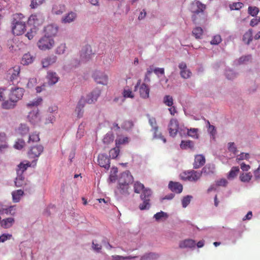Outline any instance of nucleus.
Segmentation results:
<instances>
[{
	"label": "nucleus",
	"instance_id": "nucleus-1",
	"mask_svg": "<svg viewBox=\"0 0 260 260\" xmlns=\"http://www.w3.org/2000/svg\"><path fill=\"white\" fill-rule=\"evenodd\" d=\"M26 20L27 18L21 13L14 15L12 31L14 35H21L25 32L26 30L25 23Z\"/></svg>",
	"mask_w": 260,
	"mask_h": 260
},
{
	"label": "nucleus",
	"instance_id": "nucleus-2",
	"mask_svg": "<svg viewBox=\"0 0 260 260\" xmlns=\"http://www.w3.org/2000/svg\"><path fill=\"white\" fill-rule=\"evenodd\" d=\"M206 6L199 1L192 2L190 5V10L192 13L191 19L194 23L204 18V11Z\"/></svg>",
	"mask_w": 260,
	"mask_h": 260
},
{
	"label": "nucleus",
	"instance_id": "nucleus-3",
	"mask_svg": "<svg viewBox=\"0 0 260 260\" xmlns=\"http://www.w3.org/2000/svg\"><path fill=\"white\" fill-rule=\"evenodd\" d=\"M201 176L202 173L193 170L183 172L180 174V177L182 180L194 182L199 180Z\"/></svg>",
	"mask_w": 260,
	"mask_h": 260
},
{
	"label": "nucleus",
	"instance_id": "nucleus-4",
	"mask_svg": "<svg viewBox=\"0 0 260 260\" xmlns=\"http://www.w3.org/2000/svg\"><path fill=\"white\" fill-rule=\"evenodd\" d=\"M152 196V191L150 189H145L140 196L143 203L139 205V209L141 210H147L150 207V198Z\"/></svg>",
	"mask_w": 260,
	"mask_h": 260
},
{
	"label": "nucleus",
	"instance_id": "nucleus-5",
	"mask_svg": "<svg viewBox=\"0 0 260 260\" xmlns=\"http://www.w3.org/2000/svg\"><path fill=\"white\" fill-rule=\"evenodd\" d=\"M37 45L42 50H49L54 46V41L53 38L44 36L38 41Z\"/></svg>",
	"mask_w": 260,
	"mask_h": 260
},
{
	"label": "nucleus",
	"instance_id": "nucleus-6",
	"mask_svg": "<svg viewBox=\"0 0 260 260\" xmlns=\"http://www.w3.org/2000/svg\"><path fill=\"white\" fill-rule=\"evenodd\" d=\"M24 89L20 87L12 88L9 95V99L17 102L23 96Z\"/></svg>",
	"mask_w": 260,
	"mask_h": 260
},
{
	"label": "nucleus",
	"instance_id": "nucleus-7",
	"mask_svg": "<svg viewBox=\"0 0 260 260\" xmlns=\"http://www.w3.org/2000/svg\"><path fill=\"white\" fill-rule=\"evenodd\" d=\"M92 77L98 84L104 85L108 84V77L103 72L96 71L93 74Z\"/></svg>",
	"mask_w": 260,
	"mask_h": 260
},
{
	"label": "nucleus",
	"instance_id": "nucleus-8",
	"mask_svg": "<svg viewBox=\"0 0 260 260\" xmlns=\"http://www.w3.org/2000/svg\"><path fill=\"white\" fill-rule=\"evenodd\" d=\"M20 67L19 66H15L13 68H10L8 71V75L9 76L10 80L11 82H13V84H14V82L15 81H17L20 74Z\"/></svg>",
	"mask_w": 260,
	"mask_h": 260
},
{
	"label": "nucleus",
	"instance_id": "nucleus-9",
	"mask_svg": "<svg viewBox=\"0 0 260 260\" xmlns=\"http://www.w3.org/2000/svg\"><path fill=\"white\" fill-rule=\"evenodd\" d=\"M179 122L176 119H171L169 124V131L170 135L175 137L179 131Z\"/></svg>",
	"mask_w": 260,
	"mask_h": 260
},
{
	"label": "nucleus",
	"instance_id": "nucleus-10",
	"mask_svg": "<svg viewBox=\"0 0 260 260\" xmlns=\"http://www.w3.org/2000/svg\"><path fill=\"white\" fill-rule=\"evenodd\" d=\"M44 148L41 145H37L32 147L28 152L29 158H35L39 157L43 152Z\"/></svg>",
	"mask_w": 260,
	"mask_h": 260
},
{
	"label": "nucleus",
	"instance_id": "nucleus-11",
	"mask_svg": "<svg viewBox=\"0 0 260 260\" xmlns=\"http://www.w3.org/2000/svg\"><path fill=\"white\" fill-rule=\"evenodd\" d=\"M98 164L101 167H103L107 170H108L110 167V159L106 154H99L98 156Z\"/></svg>",
	"mask_w": 260,
	"mask_h": 260
},
{
	"label": "nucleus",
	"instance_id": "nucleus-12",
	"mask_svg": "<svg viewBox=\"0 0 260 260\" xmlns=\"http://www.w3.org/2000/svg\"><path fill=\"white\" fill-rule=\"evenodd\" d=\"M58 31V27L52 24L48 25L44 28V36L53 38Z\"/></svg>",
	"mask_w": 260,
	"mask_h": 260
},
{
	"label": "nucleus",
	"instance_id": "nucleus-13",
	"mask_svg": "<svg viewBox=\"0 0 260 260\" xmlns=\"http://www.w3.org/2000/svg\"><path fill=\"white\" fill-rule=\"evenodd\" d=\"M28 21L35 26H39L43 23V18L41 14H32L29 17Z\"/></svg>",
	"mask_w": 260,
	"mask_h": 260
},
{
	"label": "nucleus",
	"instance_id": "nucleus-14",
	"mask_svg": "<svg viewBox=\"0 0 260 260\" xmlns=\"http://www.w3.org/2000/svg\"><path fill=\"white\" fill-rule=\"evenodd\" d=\"M85 104V98L82 97L79 101L75 109V112L78 117L81 118L83 116L84 112L83 108Z\"/></svg>",
	"mask_w": 260,
	"mask_h": 260
},
{
	"label": "nucleus",
	"instance_id": "nucleus-15",
	"mask_svg": "<svg viewBox=\"0 0 260 260\" xmlns=\"http://www.w3.org/2000/svg\"><path fill=\"white\" fill-rule=\"evenodd\" d=\"M206 161L205 157L202 154L195 155L194 160L193 163V168L197 169L203 166Z\"/></svg>",
	"mask_w": 260,
	"mask_h": 260
},
{
	"label": "nucleus",
	"instance_id": "nucleus-16",
	"mask_svg": "<svg viewBox=\"0 0 260 260\" xmlns=\"http://www.w3.org/2000/svg\"><path fill=\"white\" fill-rule=\"evenodd\" d=\"M100 93L101 91L100 90L93 91L90 93L88 94L86 98L85 99V103L91 104L95 103L97 101Z\"/></svg>",
	"mask_w": 260,
	"mask_h": 260
},
{
	"label": "nucleus",
	"instance_id": "nucleus-17",
	"mask_svg": "<svg viewBox=\"0 0 260 260\" xmlns=\"http://www.w3.org/2000/svg\"><path fill=\"white\" fill-rule=\"evenodd\" d=\"M179 68L180 69V75L182 78L184 79H188L191 75V72L190 70L187 69V66L185 63L181 62L179 64Z\"/></svg>",
	"mask_w": 260,
	"mask_h": 260
},
{
	"label": "nucleus",
	"instance_id": "nucleus-18",
	"mask_svg": "<svg viewBox=\"0 0 260 260\" xmlns=\"http://www.w3.org/2000/svg\"><path fill=\"white\" fill-rule=\"evenodd\" d=\"M133 177L129 171H127L121 174V177L119 180V182L123 183L131 184L133 181Z\"/></svg>",
	"mask_w": 260,
	"mask_h": 260
},
{
	"label": "nucleus",
	"instance_id": "nucleus-19",
	"mask_svg": "<svg viewBox=\"0 0 260 260\" xmlns=\"http://www.w3.org/2000/svg\"><path fill=\"white\" fill-rule=\"evenodd\" d=\"M56 56L54 55L48 56L42 60V64L43 68H47L53 64L56 61Z\"/></svg>",
	"mask_w": 260,
	"mask_h": 260
},
{
	"label": "nucleus",
	"instance_id": "nucleus-20",
	"mask_svg": "<svg viewBox=\"0 0 260 260\" xmlns=\"http://www.w3.org/2000/svg\"><path fill=\"white\" fill-rule=\"evenodd\" d=\"M169 188L171 191L177 193H181L183 190L182 185L176 182L170 181L169 184Z\"/></svg>",
	"mask_w": 260,
	"mask_h": 260
},
{
	"label": "nucleus",
	"instance_id": "nucleus-21",
	"mask_svg": "<svg viewBox=\"0 0 260 260\" xmlns=\"http://www.w3.org/2000/svg\"><path fill=\"white\" fill-rule=\"evenodd\" d=\"M93 55L94 53L92 52L91 46L89 45H86L81 51V56L85 59L90 58Z\"/></svg>",
	"mask_w": 260,
	"mask_h": 260
},
{
	"label": "nucleus",
	"instance_id": "nucleus-22",
	"mask_svg": "<svg viewBox=\"0 0 260 260\" xmlns=\"http://www.w3.org/2000/svg\"><path fill=\"white\" fill-rule=\"evenodd\" d=\"M150 89L145 83H143L140 87L139 93L140 96L143 99H147L149 96Z\"/></svg>",
	"mask_w": 260,
	"mask_h": 260
},
{
	"label": "nucleus",
	"instance_id": "nucleus-23",
	"mask_svg": "<svg viewBox=\"0 0 260 260\" xmlns=\"http://www.w3.org/2000/svg\"><path fill=\"white\" fill-rule=\"evenodd\" d=\"M196 246V242L192 239H186L181 241L179 243V247L180 248H192Z\"/></svg>",
	"mask_w": 260,
	"mask_h": 260
},
{
	"label": "nucleus",
	"instance_id": "nucleus-24",
	"mask_svg": "<svg viewBox=\"0 0 260 260\" xmlns=\"http://www.w3.org/2000/svg\"><path fill=\"white\" fill-rule=\"evenodd\" d=\"M15 222L14 218L9 217L1 219V226L4 229H9L12 226Z\"/></svg>",
	"mask_w": 260,
	"mask_h": 260
},
{
	"label": "nucleus",
	"instance_id": "nucleus-25",
	"mask_svg": "<svg viewBox=\"0 0 260 260\" xmlns=\"http://www.w3.org/2000/svg\"><path fill=\"white\" fill-rule=\"evenodd\" d=\"M15 183L17 187H24L27 185L26 180L23 174H17Z\"/></svg>",
	"mask_w": 260,
	"mask_h": 260
},
{
	"label": "nucleus",
	"instance_id": "nucleus-26",
	"mask_svg": "<svg viewBox=\"0 0 260 260\" xmlns=\"http://www.w3.org/2000/svg\"><path fill=\"white\" fill-rule=\"evenodd\" d=\"M215 166L214 165L207 164L202 169V171L200 172L202 173V175L204 174V175H208L213 174Z\"/></svg>",
	"mask_w": 260,
	"mask_h": 260
},
{
	"label": "nucleus",
	"instance_id": "nucleus-27",
	"mask_svg": "<svg viewBox=\"0 0 260 260\" xmlns=\"http://www.w3.org/2000/svg\"><path fill=\"white\" fill-rule=\"evenodd\" d=\"M47 78L48 81V83L50 85H53L55 84L58 80V77L55 72H48L47 76Z\"/></svg>",
	"mask_w": 260,
	"mask_h": 260
},
{
	"label": "nucleus",
	"instance_id": "nucleus-28",
	"mask_svg": "<svg viewBox=\"0 0 260 260\" xmlns=\"http://www.w3.org/2000/svg\"><path fill=\"white\" fill-rule=\"evenodd\" d=\"M31 166V164L29 161H26V163L21 162L17 166L16 169L17 174H23V172L26 170L28 167Z\"/></svg>",
	"mask_w": 260,
	"mask_h": 260
},
{
	"label": "nucleus",
	"instance_id": "nucleus-29",
	"mask_svg": "<svg viewBox=\"0 0 260 260\" xmlns=\"http://www.w3.org/2000/svg\"><path fill=\"white\" fill-rule=\"evenodd\" d=\"M66 11V8L63 5H55L52 8V13L56 15H61Z\"/></svg>",
	"mask_w": 260,
	"mask_h": 260
},
{
	"label": "nucleus",
	"instance_id": "nucleus-30",
	"mask_svg": "<svg viewBox=\"0 0 260 260\" xmlns=\"http://www.w3.org/2000/svg\"><path fill=\"white\" fill-rule=\"evenodd\" d=\"M76 18V14L74 12L69 13L66 16L62 17V22L64 23H71Z\"/></svg>",
	"mask_w": 260,
	"mask_h": 260
},
{
	"label": "nucleus",
	"instance_id": "nucleus-31",
	"mask_svg": "<svg viewBox=\"0 0 260 260\" xmlns=\"http://www.w3.org/2000/svg\"><path fill=\"white\" fill-rule=\"evenodd\" d=\"M24 192L21 189L14 191L12 193L13 201L15 203L19 202L20 198L23 196Z\"/></svg>",
	"mask_w": 260,
	"mask_h": 260
},
{
	"label": "nucleus",
	"instance_id": "nucleus-32",
	"mask_svg": "<svg viewBox=\"0 0 260 260\" xmlns=\"http://www.w3.org/2000/svg\"><path fill=\"white\" fill-rule=\"evenodd\" d=\"M252 178V175L250 172L242 173L240 175L239 179L242 182H249Z\"/></svg>",
	"mask_w": 260,
	"mask_h": 260
},
{
	"label": "nucleus",
	"instance_id": "nucleus-33",
	"mask_svg": "<svg viewBox=\"0 0 260 260\" xmlns=\"http://www.w3.org/2000/svg\"><path fill=\"white\" fill-rule=\"evenodd\" d=\"M252 40V29H249L243 36V41L246 44H249Z\"/></svg>",
	"mask_w": 260,
	"mask_h": 260
},
{
	"label": "nucleus",
	"instance_id": "nucleus-34",
	"mask_svg": "<svg viewBox=\"0 0 260 260\" xmlns=\"http://www.w3.org/2000/svg\"><path fill=\"white\" fill-rule=\"evenodd\" d=\"M145 189L144 184L140 182L136 181L134 182V190L135 193H140L141 191L142 192Z\"/></svg>",
	"mask_w": 260,
	"mask_h": 260
},
{
	"label": "nucleus",
	"instance_id": "nucleus-35",
	"mask_svg": "<svg viewBox=\"0 0 260 260\" xmlns=\"http://www.w3.org/2000/svg\"><path fill=\"white\" fill-rule=\"evenodd\" d=\"M153 133V139H160L164 143L166 142V138L162 135L161 133L158 132V127H156L155 129H152Z\"/></svg>",
	"mask_w": 260,
	"mask_h": 260
},
{
	"label": "nucleus",
	"instance_id": "nucleus-36",
	"mask_svg": "<svg viewBox=\"0 0 260 260\" xmlns=\"http://www.w3.org/2000/svg\"><path fill=\"white\" fill-rule=\"evenodd\" d=\"M159 255L155 253H146L141 256L140 260H153L158 257Z\"/></svg>",
	"mask_w": 260,
	"mask_h": 260
},
{
	"label": "nucleus",
	"instance_id": "nucleus-37",
	"mask_svg": "<svg viewBox=\"0 0 260 260\" xmlns=\"http://www.w3.org/2000/svg\"><path fill=\"white\" fill-rule=\"evenodd\" d=\"M180 147L182 149H186L187 148L193 149L194 147V144L192 141H182L180 144Z\"/></svg>",
	"mask_w": 260,
	"mask_h": 260
},
{
	"label": "nucleus",
	"instance_id": "nucleus-38",
	"mask_svg": "<svg viewBox=\"0 0 260 260\" xmlns=\"http://www.w3.org/2000/svg\"><path fill=\"white\" fill-rule=\"evenodd\" d=\"M34 60V57L29 53H25L23 56L22 63L24 64H28L31 63Z\"/></svg>",
	"mask_w": 260,
	"mask_h": 260
},
{
	"label": "nucleus",
	"instance_id": "nucleus-39",
	"mask_svg": "<svg viewBox=\"0 0 260 260\" xmlns=\"http://www.w3.org/2000/svg\"><path fill=\"white\" fill-rule=\"evenodd\" d=\"M122 95L124 98L133 99L135 97L134 93L133 92L132 90L128 87H125L124 88L122 92Z\"/></svg>",
	"mask_w": 260,
	"mask_h": 260
},
{
	"label": "nucleus",
	"instance_id": "nucleus-40",
	"mask_svg": "<svg viewBox=\"0 0 260 260\" xmlns=\"http://www.w3.org/2000/svg\"><path fill=\"white\" fill-rule=\"evenodd\" d=\"M129 188V184L123 183V182L121 183V182H119V189L121 193L128 194Z\"/></svg>",
	"mask_w": 260,
	"mask_h": 260
},
{
	"label": "nucleus",
	"instance_id": "nucleus-41",
	"mask_svg": "<svg viewBox=\"0 0 260 260\" xmlns=\"http://www.w3.org/2000/svg\"><path fill=\"white\" fill-rule=\"evenodd\" d=\"M192 33L196 39H201L203 34V30L200 27H197L193 29Z\"/></svg>",
	"mask_w": 260,
	"mask_h": 260
},
{
	"label": "nucleus",
	"instance_id": "nucleus-42",
	"mask_svg": "<svg viewBox=\"0 0 260 260\" xmlns=\"http://www.w3.org/2000/svg\"><path fill=\"white\" fill-rule=\"evenodd\" d=\"M239 170H240L238 167H232L228 175V178L229 179L234 178L237 176L238 173L239 172Z\"/></svg>",
	"mask_w": 260,
	"mask_h": 260
},
{
	"label": "nucleus",
	"instance_id": "nucleus-43",
	"mask_svg": "<svg viewBox=\"0 0 260 260\" xmlns=\"http://www.w3.org/2000/svg\"><path fill=\"white\" fill-rule=\"evenodd\" d=\"M16 103V102L10 100L9 101L4 102L2 104V106L3 108L5 109H12L15 107Z\"/></svg>",
	"mask_w": 260,
	"mask_h": 260
},
{
	"label": "nucleus",
	"instance_id": "nucleus-44",
	"mask_svg": "<svg viewBox=\"0 0 260 260\" xmlns=\"http://www.w3.org/2000/svg\"><path fill=\"white\" fill-rule=\"evenodd\" d=\"M28 118L34 121H37L39 119V113L38 109H36L32 112H29Z\"/></svg>",
	"mask_w": 260,
	"mask_h": 260
},
{
	"label": "nucleus",
	"instance_id": "nucleus-45",
	"mask_svg": "<svg viewBox=\"0 0 260 260\" xmlns=\"http://www.w3.org/2000/svg\"><path fill=\"white\" fill-rule=\"evenodd\" d=\"M114 136L112 134H107L103 139V142L105 144H109L113 142Z\"/></svg>",
	"mask_w": 260,
	"mask_h": 260
},
{
	"label": "nucleus",
	"instance_id": "nucleus-46",
	"mask_svg": "<svg viewBox=\"0 0 260 260\" xmlns=\"http://www.w3.org/2000/svg\"><path fill=\"white\" fill-rule=\"evenodd\" d=\"M120 149L118 146H116V147L112 148L109 151V156L112 158H116L119 155Z\"/></svg>",
	"mask_w": 260,
	"mask_h": 260
},
{
	"label": "nucleus",
	"instance_id": "nucleus-47",
	"mask_svg": "<svg viewBox=\"0 0 260 260\" xmlns=\"http://www.w3.org/2000/svg\"><path fill=\"white\" fill-rule=\"evenodd\" d=\"M28 131V127L24 124H21L18 129V133L22 136L26 135Z\"/></svg>",
	"mask_w": 260,
	"mask_h": 260
},
{
	"label": "nucleus",
	"instance_id": "nucleus-48",
	"mask_svg": "<svg viewBox=\"0 0 260 260\" xmlns=\"http://www.w3.org/2000/svg\"><path fill=\"white\" fill-rule=\"evenodd\" d=\"M164 103L168 107H171L173 105V99L172 96L167 95L164 97L163 99Z\"/></svg>",
	"mask_w": 260,
	"mask_h": 260
},
{
	"label": "nucleus",
	"instance_id": "nucleus-49",
	"mask_svg": "<svg viewBox=\"0 0 260 260\" xmlns=\"http://www.w3.org/2000/svg\"><path fill=\"white\" fill-rule=\"evenodd\" d=\"M198 129L195 128H191L188 129L187 131V134L189 136H190L194 138H198Z\"/></svg>",
	"mask_w": 260,
	"mask_h": 260
},
{
	"label": "nucleus",
	"instance_id": "nucleus-50",
	"mask_svg": "<svg viewBox=\"0 0 260 260\" xmlns=\"http://www.w3.org/2000/svg\"><path fill=\"white\" fill-rule=\"evenodd\" d=\"M42 101V99L41 98H38L37 99L32 102L27 104L26 106L28 108H31L32 107H37Z\"/></svg>",
	"mask_w": 260,
	"mask_h": 260
},
{
	"label": "nucleus",
	"instance_id": "nucleus-51",
	"mask_svg": "<svg viewBox=\"0 0 260 260\" xmlns=\"http://www.w3.org/2000/svg\"><path fill=\"white\" fill-rule=\"evenodd\" d=\"M258 12L259 9L256 7L249 6L248 7V13L252 16H256L258 14Z\"/></svg>",
	"mask_w": 260,
	"mask_h": 260
},
{
	"label": "nucleus",
	"instance_id": "nucleus-52",
	"mask_svg": "<svg viewBox=\"0 0 260 260\" xmlns=\"http://www.w3.org/2000/svg\"><path fill=\"white\" fill-rule=\"evenodd\" d=\"M44 2V0H32L31 2L30 6L31 8L35 9L42 5Z\"/></svg>",
	"mask_w": 260,
	"mask_h": 260
},
{
	"label": "nucleus",
	"instance_id": "nucleus-53",
	"mask_svg": "<svg viewBox=\"0 0 260 260\" xmlns=\"http://www.w3.org/2000/svg\"><path fill=\"white\" fill-rule=\"evenodd\" d=\"M192 197L191 196H187L184 197L182 200V205L183 207L185 208L190 203Z\"/></svg>",
	"mask_w": 260,
	"mask_h": 260
},
{
	"label": "nucleus",
	"instance_id": "nucleus-54",
	"mask_svg": "<svg viewBox=\"0 0 260 260\" xmlns=\"http://www.w3.org/2000/svg\"><path fill=\"white\" fill-rule=\"evenodd\" d=\"M66 48V44L64 43L61 44L56 48V53L58 54H63L65 51Z\"/></svg>",
	"mask_w": 260,
	"mask_h": 260
},
{
	"label": "nucleus",
	"instance_id": "nucleus-55",
	"mask_svg": "<svg viewBox=\"0 0 260 260\" xmlns=\"http://www.w3.org/2000/svg\"><path fill=\"white\" fill-rule=\"evenodd\" d=\"M40 141V138L38 134L33 133L29 137L28 142H37Z\"/></svg>",
	"mask_w": 260,
	"mask_h": 260
},
{
	"label": "nucleus",
	"instance_id": "nucleus-56",
	"mask_svg": "<svg viewBox=\"0 0 260 260\" xmlns=\"http://www.w3.org/2000/svg\"><path fill=\"white\" fill-rule=\"evenodd\" d=\"M25 144V143L24 140L19 139L14 145V147L17 149H21L24 146Z\"/></svg>",
	"mask_w": 260,
	"mask_h": 260
},
{
	"label": "nucleus",
	"instance_id": "nucleus-57",
	"mask_svg": "<svg viewBox=\"0 0 260 260\" xmlns=\"http://www.w3.org/2000/svg\"><path fill=\"white\" fill-rule=\"evenodd\" d=\"M243 3L240 2L234 3L231 5L230 8L232 10H238L243 7Z\"/></svg>",
	"mask_w": 260,
	"mask_h": 260
},
{
	"label": "nucleus",
	"instance_id": "nucleus-58",
	"mask_svg": "<svg viewBox=\"0 0 260 260\" xmlns=\"http://www.w3.org/2000/svg\"><path fill=\"white\" fill-rule=\"evenodd\" d=\"M207 124L208 125V131L212 136H214L216 134V131L214 126L211 125L210 122L207 121Z\"/></svg>",
	"mask_w": 260,
	"mask_h": 260
},
{
	"label": "nucleus",
	"instance_id": "nucleus-59",
	"mask_svg": "<svg viewBox=\"0 0 260 260\" xmlns=\"http://www.w3.org/2000/svg\"><path fill=\"white\" fill-rule=\"evenodd\" d=\"M221 38L220 35L215 36L211 41L212 45H218L221 42Z\"/></svg>",
	"mask_w": 260,
	"mask_h": 260
},
{
	"label": "nucleus",
	"instance_id": "nucleus-60",
	"mask_svg": "<svg viewBox=\"0 0 260 260\" xmlns=\"http://www.w3.org/2000/svg\"><path fill=\"white\" fill-rule=\"evenodd\" d=\"M228 150L234 154H236L237 152V147L235 146V144L233 142L228 143Z\"/></svg>",
	"mask_w": 260,
	"mask_h": 260
},
{
	"label": "nucleus",
	"instance_id": "nucleus-61",
	"mask_svg": "<svg viewBox=\"0 0 260 260\" xmlns=\"http://www.w3.org/2000/svg\"><path fill=\"white\" fill-rule=\"evenodd\" d=\"M164 217H167V213H166L162 211L158 212L154 215V217L155 218L156 220H159L161 218Z\"/></svg>",
	"mask_w": 260,
	"mask_h": 260
},
{
	"label": "nucleus",
	"instance_id": "nucleus-62",
	"mask_svg": "<svg viewBox=\"0 0 260 260\" xmlns=\"http://www.w3.org/2000/svg\"><path fill=\"white\" fill-rule=\"evenodd\" d=\"M149 123L152 127V129H154L156 127H158L156 119L154 117L149 118Z\"/></svg>",
	"mask_w": 260,
	"mask_h": 260
},
{
	"label": "nucleus",
	"instance_id": "nucleus-63",
	"mask_svg": "<svg viewBox=\"0 0 260 260\" xmlns=\"http://www.w3.org/2000/svg\"><path fill=\"white\" fill-rule=\"evenodd\" d=\"M12 235H11V234H2L1 236H0V242H5L6 240H7L8 239H10L12 238Z\"/></svg>",
	"mask_w": 260,
	"mask_h": 260
},
{
	"label": "nucleus",
	"instance_id": "nucleus-64",
	"mask_svg": "<svg viewBox=\"0 0 260 260\" xmlns=\"http://www.w3.org/2000/svg\"><path fill=\"white\" fill-rule=\"evenodd\" d=\"M254 177L255 180L260 179V165L253 171Z\"/></svg>",
	"mask_w": 260,
	"mask_h": 260
}]
</instances>
